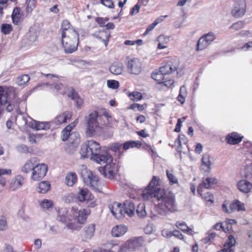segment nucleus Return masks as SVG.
Instances as JSON below:
<instances>
[{
    "instance_id": "nucleus-1",
    "label": "nucleus",
    "mask_w": 252,
    "mask_h": 252,
    "mask_svg": "<svg viewBox=\"0 0 252 252\" xmlns=\"http://www.w3.org/2000/svg\"><path fill=\"white\" fill-rule=\"evenodd\" d=\"M157 199L159 202L156 207V211L161 216H165L168 213H175L178 207L173 194L160 190L156 194Z\"/></svg>"
},
{
    "instance_id": "nucleus-2",
    "label": "nucleus",
    "mask_w": 252,
    "mask_h": 252,
    "mask_svg": "<svg viewBox=\"0 0 252 252\" xmlns=\"http://www.w3.org/2000/svg\"><path fill=\"white\" fill-rule=\"evenodd\" d=\"M101 116L98 115L97 111L91 112L85 117L87 127L86 133L88 136L93 137L97 134L101 130L99 120Z\"/></svg>"
},
{
    "instance_id": "nucleus-3",
    "label": "nucleus",
    "mask_w": 252,
    "mask_h": 252,
    "mask_svg": "<svg viewBox=\"0 0 252 252\" xmlns=\"http://www.w3.org/2000/svg\"><path fill=\"white\" fill-rule=\"evenodd\" d=\"M71 34L62 36V44L66 54H71L77 50L79 43V34L72 32Z\"/></svg>"
},
{
    "instance_id": "nucleus-4",
    "label": "nucleus",
    "mask_w": 252,
    "mask_h": 252,
    "mask_svg": "<svg viewBox=\"0 0 252 252\" xmlns=\"http://www.w3.org/2000/svg\"><path fill=\"white\" fill-rule=\"evenodd\" d=\"M100 150L99 144L92 140L87 141L81 146L80 153L83 158L90 157L92 159Z\"/></svg>"
},
{
    "instance_id": "nucleus-5",
    "label": "nucleus",
    "mask_w": 252,
    "mask_h": 252,
    "mask_svg": "<svg viewBox=\"0 0 252 252\" xmlns=\"http://www.w3.org/2000/svg\"><path fill=\"white\" fill-rule=\"evenodd\" d=\"M159 179L156 176H153L150 182L149 186L142 193V197L144 200H148L151 198H157L156 194L160 190H164L158 187Z\"/></svg>"
},
{
    "instance_id": "nucleus-6",
    "label": "nucleus",
    "mask_w": 252,
    "mask_h": 252,
    "mask_svg": "<svg viewBox=\"0 0 252 252\" xmlns=\"http://www.w3.org/2000/svg\"><path fill=\"white\" fill-rule=\"evenodd\" d=\"M143 243L142 237H137L130 239L127 241L123 245L121 246L118 252H126L127 251H133L138 250Z\"/></svg>"
},
{
    "instance_id": "nucleus-7",
    "label": "nucleus",
    "mask_w": 252,
    "mask_h": 252,
    "mask_svg": "<svg viewBox=\"0 0 252 252\" xmlns=\"http://www.w3.org/2000/svg\"><path fill=\"white\" fill-rule=\"evenodd\" d=\"M57 219L65 224L66 227L70 229L75 228V224L71 222L73 217L69 215L66 208L59 209L58 212Z\"/></svg>"
},
{
    "instance_id": "nucleus-8",
    "label": "nucleus",
    "mask_w": 252,
    "mask_h": 252,
    "mask_svg": "<svg viewBox=\"0 0 252 252\" xmlns=\"http://www.w3.org/2000/svg\"><path fill=\"white\" fill-rule=\"evenodd\" d=\"M81 176L85 184L93 188H96L98 184V178L86 168L82 169Z\"/></svg>"
},
{
    "instance_id": "nucleus-9",
    "label": "nucleus",
    "mask_w": 252,
    "mask_h": 252,
    "mask_svg": "<svg viewBox=\"0 0 252 252\" xmlns=\"http://www.w3.org/2000/svg\"><path fill=\"white\" fill-rule=\"evenodd\" d=\"M48 166L44 163H39L34 165L31 174V179L33 181H39L46 175Z\"/></svg>"
},
{
    "instance_id": "nucleus-10",
    "label": "nucleus",
    "mask_w": 252,
    "mask_h": 252,
    "mask_svg": "<svg viewBox=\"0 0 252 252\" xmlns=\"http://www.w3.org/2000/svg\"><path fill=\"white\" fill-rule=\"evenodd\" d=\"M98 170L105 177L111 179L117 173L118 166L115 163L111 161L110 163H106L103 167H99Z\"/></svg>"
},
{
    "instance_id": "nucleus-11",
    "label": "nucleus",
    "mask_w": 252,
    "mask_h": 252,
    "mask_svg": "<svg viewBox=\"0 0 252 252\" xmlns=\"http://www.w3.org/2000/svg\"><path fill=\"white\" fill-rule=\"evenodd\" d=\"M215 39V35L212 32H209L200 37L197 43L196 50H202L208 47Z\"/></svg>"
},
{
    "instance_id": "nucleus-12",
    "label": "nucleus",
    "mask_w": 252,
    "mask_h": 252,
    "mask_svg": "<svg viewBox=\"0 0 252 252\" xmlns=\"http://www.w3.org/2000/svg\"><path fill=\"white\" fill-rule=\"evenodd\" d=\"M92 159L99 164H106L112 161L113 158L106 151L101 150L96 155L93 157Z\"/></svg>"
},
{
    "instance_id": "nucleus-13",
    "label": "nucleus",
    "mask_w": 252,
    "mask_h": 252,
    "mask_svg": "<svg viewBox=\"0 0 252 252\" xmlns=\"http://www.w3.org/2000/svg\"><path fill=\"white\" fill-rule=\"evenodd\" d=\"M246 3L244 0L237 1L234 5V8L231 11V14L236 18L243 16L246 12Z\"/></svg>"
},
{
    "instance_id": "nucleus-14",
    "label": "nucleus",
    "mask_w": 252,
    "mask_h": 252,
    "mask_svg": "<svg viewBox=\"0 0 252 252\" xmlns=\"http://www.w3.org/2000/svg\"><path fill=\"white\" fill-rule=\"evenodd\" d=\"M127 66L128 71L131 74L137 75L141 71V63L137 59L129 60Z\"/></svg>"
},
{
    "instance_id": "nucleus-15",
    "label": "nucleus",
    "mask_w": 252,
    "mask_h": 252,
    "mask_svg": "<svg viewBox=\"0 0 252 252\" xmlns=\"http://www.w3.org/2000/svg\"><path fill=\"white\" fill-rule=\"evenodd\" d=\"M123 206L121 203L114 202L109 206L113 216L117 219H121L125 216Z\"/></svg>"
},
{
    "instance_id": "nucleus-16",
    "label": "nucleus",
    "mask_w": 252,
    "mask_h": 252,
    "mask_svg": "<svg viewBox=\"0 0 252 252\" xmlns=\"http://www.w3.org/2000/svg\"><path fill=\"white\" fill-rule=\"evenodd\" d=\"M218 183V180L214 177H207L203 178L202 182L199 185L197 188V192L200 195H202V187L205 188L209 189H210L213 185L217 184Z\"/></svg>"
},
{
    "instance_id": "nucleus-17",
    "label": "nucleus",
    "mask_w": 252,
    "mask_h": 252,
    "mask_svg": "<svg viewBox=\"0 0 252 252\" xmlns=\"http://www.w3.org/2000/svg\"><path fill=\"white\" fill-rule=\"evenodd\" d=\"M178 67V64L176 60H172L168 61L164 66L161 67L160 72L164 75L169 74L173 71H175Z\"/></svg>"
},
{
    "instance_id": "nucleus-18",
    "label": "nucleus",
    "mask_w": 252,
    "mask_h": 252,
    "mask_svg": "<svg viewBox=\"0 0 252 252\" xmlns=\"http://www.w3.org/2000/svg\"><path fill=\"white\" fill-rule=\"evenodd\" d=\"M27 124L29 127L35 129L36 130H47L50 129L51 127L49 122H37L33 120H31V121L28 122Z\"/></svg>"
},
{
    "instance_id": "nucleus-19",
    "label": "nucleus",
    "mask_w": 252,
    "mask_h": 252,
    "mask_svg": "<svg viewBox=\"0 0 252 252\" xmlns=\"http://www.w3.org/2000/svg\"><path fill=\"white\" fill-rule=\"evenodd\" d=\"M24 178L23 176L18 175L13 178L9 185V189L12 191H15L21 188L24 183Z\"/></svg>"
},
{
    "instance_id": "nucleus-20",
    "label": "nucleus",
    "mask_w": 252,
    "mask_h": 252,
    "mask_svg": "<svg viewBox=\"0 0 252 252\" xmlns=\"http://www.w3.org/2000/svg\"><path fill=\"white\" fill-rule=\"evenodd\" d=\"M201 170L205 174H209L210 173L211 167L210 157L208 154H204L201 159Z\"/></svg>"
},
{
    "instance_id": "nucleus-21",
    "label": "nucleus",
    "mask_w": 252,
    "mask_h": 252,
    "mask_svg": "<svg viewBox=\"0 0 252 252\" xmlns=\"http://www.w3.org/2000/svg\"><path fill=\"white\" fill-rule=\"evenodd\" d=\"M95 225L94 223L88 224L84 228L83 239L84 241H87L90 240L94 236L95 231Z\"/></svg>"
},
{
    "instance_id": "nucleus-22",
    "label": "nucleus",
    "mask_w": 252,
    "mask_h": 252,
    "mask_svg": "<svg viewBox=\"0 0 252 252\" xmlns=\"http://www.w3.org/2000/svg\"><path fill=\"white\" fill-rule=\"evenodd\" d=\"M78 200L83 202L85 200H92L94 196L87 189L80 188L77 194Z\"/></svg>"
},
{
    "instance_id": "nucleus-23",
    "label": "nucleus",
    "mask_w": 252,
    "mask_h": 252,
    "mask_svg": "<svg viewBox=\"0 0 252 252\" xmlns=\"http://www.w3.org/2000/svg\"><path fill=\"white\" fill-rule=\"evenodd\" d=\"M125 215L126 214L129 217H132L135 214V205L131 200H126L123 205Z\"/></svg>"
},
{
    "instance_id": "nucleus-24",
    "label": "nucleus",
    "mask_w": 252,
    "mask_h": 252,
    "mask_svg": "<svg viewBox=\"0 0 252 252\" xmlns=\"http://www.w3.org/2000/svg\"><path fill=\"white\" fill-rule=\"evenodd\" d=\"M237 188L244 193H248L252 189V184L246 180L239 181L237 183Z\"/></svg>"
},
{
    "instance_id": "nucleus-25",
    "label": "nucleus",
    "mask_w": 252,
    "mask_h": 252,
    "mask_svg": "<svg viewBox=\"0 0 252 252\" xmlns=\"http://www.w3.org/2000/svg\"><path fill=\"white\" fill-rule=\"evenodd\" d=\"M62 36L71 34L72 32L77 33V32L71 27L69 22L67 20H63L62 24Z\"/></svg>"
},
{
    "instance_id": "nucleus-26",
    "label": "nucleus",
    "mask_w": 252,
    "mask_h": 252,
    "mask_svg": "<svg viewBox=\"0 0 252 252\" xmlns=\"http://www.w3.org/2000/svg\"><path fill=\"white\" fill-rule=\"evenodd\" d=\"M127 229V227L124 225H118L112 229L111 233L113 236L118 237L124 235Z\"/></svg>"
},
{
    "instance_id": "nucleus-27",
    "label": "nucleus",
    "mask_w": 252,
    "mask_h": 252,
    "mask_svg": "<svg viewBox=\"0 0 252 252\" xmlns=\"http://www.w3.org/2000/svg\"><path fill=\"white\" fill-rule=\"evenodd\" d=\"M77 122H73L67 126H66L62 131V139L63 141L67 140L69 136H72V133L70 134L71 130L76 126Z\"/></svg>"
},
{
    "instance_id": "nucleus-28",
    "label": "nucleus",
    "mask_w": 252,
    "mask_h": 252,
    "mask_svg": "<svg viewBox=\"0 0 252 252\" xmlns=\"http://www.w3.org/2000/svg\"><path fill=\"white\" fill-rule=\"evenodd\" d=\"M94 35L96 38L101 40L104 42L105 46H107L110 36L109 32L106 31H99L98 32H95Z\"/></svg>"
},
{
    "instance_id": "nucleus-29",
    "label": "nucleus",
    "mask_w": 252,
    "mask_h": 252,
    "mask_svg": "<svg viewBox=\"0 0 252 252\" xmlns=\"http://www.w3.org/2000/svg\"><path fill=\"white\" fill-rule=\"evenodd\" d=\"M109 70L111 73L114 75H120L124 71V66L121 63H114L110 65Z\"/></svg>"
},
{
    "instance_id": "nucleus-30",
    "label": "nucleus",
    "mask_w": 252,
    "mask_h": 252,
    "mask_svg": "<svg viewBox=\"0 0 252 252\" xmlns=\"http://www.w3.org/2000/svg\"><path fill=\"white\" fill-rule=\"evenodd\" d=\"M71 114L69 112H65L58 116L55 119V123L56 125H60L62 123H65L67 120L70 119Z\"/></svg>"
},
{
    "instance_id": "nucleus-31",
    "label": "nucleus",
    "mask_w": 252,
    "mask_h": 252,
    "mask_svg": "<svg viewBox=\"0 0 252 252\" xmlns=\"http://www.w3.org/2000/svg\"><path fill=\"white\" fill-rule=\"evenodd\" d=\"M50 88L54 92L60 94H64L66 91V87L61 83H56L50 85Z\"/></svg>"
},
{
    "instance_id": "nucleus-32",
    "label": "nucleus",
    "mask_w": 252,
    "mask_h": 252,
    "mask_svg": "<svg viewBox=\"0 0 252 252\" xmlns=\"http://www.w3.org/2000/svg\"><path fill=\"white\" fill-rule=\"evenodd\" d=\"M227 142L229 144L235 145L242 140V137L236 132L228 134L226 138Z\"/></svg>"
},
{
    "instance_id": "nucleus-33",
    "label": "nucleus",
    "mask_w": 252,
    "mask_h": 252,
    "mask_svg": "<svg viewBox=\"0 0 252 252\" xmlns=\"http://www.w3.org/2000/svg\"><path fill=\"white\" fill-rule=\"evenodd\" d=\"M90 214V211L86 209H81L78 212L77 220L78 222L80 224L84 223L87 220L88 216Z\"/></svg>"
},
{
    "instance_id": "nucleus-34",
    "label": "nucleus",
    "mask_w": 252,
    "mask_h": 252,
    "mask_svg": "<svg viewBox=\"0 0 252 252\" xmlns=\"http://www.w3.org/2000/svg\"><path fill=\"white\" fill-rule=\"evenodd\" d=\"M51 188V184L48 181H42L39 183L36 190L40 193H45Z\"/></svg>"
},
{
    "instance_id": "nucleus-35",
    "label": "nucleus",
    "mask_w": 252,
    "mask_h": 252,
    "mask_svg": "<svg viewBox=\"0 0 252 252\" xmlns=\"http://www.w3.org/2000/svg\"><path fill=\"white\" fill-rule=\"evenodd\" d=\"M12 174V170L10 169L0 168V185L5 187L6 184V180L5 178L2 177L4 175L10 176Z\"/></svg>"
},
{
    "instance_id": "nucleus-36",
    "label": "nucleus",
    "mask_w": 252,
    "mask_h": 252,
    "mask_svg": "<svg viewBox=\"0 0 252 252\" xmlns=\"http://www.w3.org/2000/svg\"><path fill=\"white\" fill-rule=\"evenodd\" d=\"M34 164L32 159L28 160L21 168V172L24 174H28L31 171L32 172Z\"/></svg>"
},
{
    "instance_id": "nucleus-37",
    "label": "nucleus",
    "mask_w": 252,
    "mask_h": 252,
    "mask_svg": "<svg viewBox=\"0 0 252 252\" xmlns=\"http://www.w3.org/2000/svg\"><path fill=\"white\" fill-rule=\"evenodd\" d=\"M176 226L181 230L184 232H186L190 235H193V230L189 227L187 224L184 222H177L176 224Z\"/></svg>"
},
{
    "instance_id": "nucleus-38",
    "label": "nucleus",
    "mask_w": 252,
    "mask_h": 252,
    "mask_svg": "<svg viewBox=\"0 0 252 252\" xmlns=\"http://www.w3.org/2000/svg\"><path fill=\"white\" fill-rule=\"evenodd\" d=\"M77 181V176L74 173H69L65 177V182L67 186H72Z\"/></svg>"
},
{
    "instance_id": "nucleus-39",
    "label": "nucleus",
    "mask_w": 252,
    "mask_h": 252,
    "mask_svg": "<svg viewBox=\"0 0 252 252\" xmlns=\"http://www.w3.org/2000/svg\"><path fill=\"white\" fill-rule=\"evenodd\" d=\"M30 79V77L29 75L23 74L17 78L16 83L19 86H24L27 85Z\"/></svg>"
},
{
    "instance_id": "nucleus-40",
    "label": "nucleus",
    "mask_w": 252,
    "mask_h": 252,
    "mask_svg": "<svg viewBox=\"0 0 252 252\" xmlns=\"http://www.w3.org/2000/svg\"><path fill=\"white\" fill-rule=\"evenodd\" d=\"M229 208L232 212L235 211H243L245 210L244 204L238 200H236L230 204Z\"/></svg>"
},
{
    "instance_id": "nucleus-41",
    "label": "nucleus",
    "mask_w": 252,
    "mask_h": 252,
    "mask_svg": "<svg viewBox=\"0 0 252 252\" xmlns=\"http://www.w3.org/2000/svg\"><path fill=\"white\" fill-rule=\"evenodd\" d=\"M12 19L13 23L17 24L21 20V14L19 8H15L12 14Z\"/></svg>"
},
{
    "instance_id": "nucleus-42",
    "label": "nucleus",
    "mask_w": 252,
    "mask_h": 252,
    "mask_svg": "<svg viewBox=\"0 0 252 252\" xmlns=\"http://www.w3.org/2000/svg\"><path fill=\"white\" fill-rule=\"evenodd\" d=\"M136 213L138 216L143 218L147 216V212L145 210V205L144 203H140L137 207Z\"/></svg>"
},
{
    "instance_id": "nucleus-43",
    "label": "nucleus",
    "mask_w": 252,
    "mask_h": 252,
    "mask_svg": "<svg viewBox=\"0 0 252 252\" xmlns=\"http://www.w3.org/2000/svg\"><path fill=\"white\" fill-rule=\"evenodd\" d=\"M142 143L139 141H129L125 142L124 144L123 147L125 150H127L129 148H133L135 147H140Z\"/></svg>"
},
{
    "instance_id": "nucleus-44",
    "label": "nucleus",
    "mask_w": 252,
    "mask_h": 252,
    "mask_svg": "<svg viewBox=\"0 0 252 252\" xmlns=\"http://www.w3.org/2000/svg\"><path fill=\"white\" fill-rule=\"evenodd\" d=\"M68 96L74 100L77 107H80L83 104V100L78 96L76 93L73 92L70 95H68Z\"/></svg>"
},
{
    "instance_id": "nucleus-45",
    "label": "nucleus",
    "mask_w": 252,
    "mask_h": 252,
    "mask_svg": "<svg viewBox=\"0 0 252 252\" xmlns=\"http://www.w3.org/2000/svg\"><path fill=\"white\" fill-rule=\"evenodd\" d=\"M187 95V90L186 88L184 86L181 87L180 89L179 94L178 96V100L181 104H183L185 102V97Z\"/></svg>"
},
{
    "instance_id": "nucleus-46",
    "label": "nucleus",
    "mask_w": 252,
    "mask_h": 252,
    "mask_svg": "<svg viewBox=\"0 0 252 252\" xmlns=\"http://www.w3.org/2000/svg\"><path fill=\"white\" fill-rule=\"evenodd\" d=\"M165 75L160 72V69L158 72L153 73L152 74V77L155 80H157L159 83H162L165 79Z\"/></svg>"
},
{
    "instance_id": "nucleus-47",
    "label": "nucleus",
    "mask_w": 252,
    "mask_h": 252,
    "mask_svg": "<svg viewBox=\"0 0 252 252\" xmlns=\"http://www.w3.org/2000/svg\"><path fill=\"white\" fill-rule=\"evenodd\" d=\"M40 205L43 209H49L53 207L54 202L51 200L45 199L40 202Z\"/></svg>"
},
{
    "instance_id": "nucleus-48",
    "label": "nucleus",
    "mask_w": 252,
    "mask_h": 252,
    "mask_svg": "<svg viewBox=\"0 0 252 252\" xmlns=\"http://www.w3.org/2000/svg\"><path fill=\"white\" fill-rule=\"evenodd\" d=\"M26 3L27 4L26 10L28 13H31L35 7L36 1V0H27Z\"/></svg>"
},
{
    "instance_id": "nucleus-49",
    "label": "nucleus",
    "mask_w": 252,
    "mask_h": 252,
    "mask_svg": "<svg viewBox=\"0 0 252 252\" xmlns=\"http://www.w3.org/2000/svg\"><path fill=\"white\" fill-rule=\"evenodd\" d=\"M244 174L246 178H252V163L247 165L244 169Z\"/></svg>"
},
{
    "instance_id": "nucleus-50",
    "label": "nucleus",
    "mask_w": 252,
    "mask_h": 252,
    "mask_svg": "<svg viewBox=\"0 0 252 252\" xmlns=\"http://www.w3.org/2000/svg\"><path fill=\"white\" fill-rule=\"evenodd\" d=\"M3 88L0 86V105H5L7 103V96L3 94Z\"/></svg>"
},
{
    "instance_id": "nucleus-51",
    "label": "nucleus",
    "mask_w": 252,
    "mask_h": 252,
    "mask_svg": "<svg viewBox=\"0 0 252 252\" xmlns=\"http://www.w3.org/2000/svg\"><path fill=\"white\" fill-rule=\"evenodd\" d=\"M107 85L109 88L116 89L119 87V83L116 80H109L107 81Z\"/></svg>"
},
{
    "instance_id": "nucleus-52",
    "label": "nucleus",
    "mask_w": 252,
    "mask_h": 252,
    "mask_svg": "<svg viewBox=\"0 0 252 252\" xmlns=\"http://www.w3.org/2000/svg\"><path fill=\"white\" fill-rule=\"evenodd\" d=\"M12 26L10 24H3L1 25V32L5 34H9L12 31Z\"/></svg>"
},
{
    "instance_id": "nucleus-53",
    "label": "nucleus",
    "mask_w": 252,
    "mask_h": 252,
    "mask_svg": "<svg viewBox=\"0 0 252 252\" xmlns=\"http://www.w3.org/2000/svg\"><path fill=\"white\" fill-rule=\"evenodd\" d=\"M235 243L236 241L234 237L232 235H230L229 236L228 238L226 241L224 246H227L228 247L227 248L232 249V247L233 246H234Z\"/></svg>"
},
{
    "instance_id": "nucleus-54",
    "label": "nucleus",
    "mask_w": 252,
    "mask_h": 252,
    "mask_svg": "<svg viewBox=\"0 0 252 252\" xmlns=\"http://www.w3.org/2000/svg\"><path fill=\"white\" fill-rule=\"evenodd\" d=\"M166 174L170 183L174 184L178 183L177 178L172 173H170L168 170H166Z\"/></svg>"
},
{
    "instance_id": "nucleus-55",
    "label": "nucleus",
    "mask_w": 252,
    "mask_h": 252,
    "mask_svg": "<svg viewBox=\"0 0 252 252\" xmlns=\"http://www.w3.org/2000/svg\"><path fill=\"white\" fill-rule=\"evenodd\" d=\"M245 23L244 21H238L233 24L230 27V29H234L236 31L239 30L244 27Z\"/></svg>"
},
{
    "instance_id": "nucleus-56",
    "label": "nucleus",
    "mask_w": 252,
    "mask_h": 252,
    "mask_svg": "<svg viewBox=\"0 0 252 252\" xmlns=\"http://www.w3.org/2000/svg\"><path fill=\"white\" fill-rule=\"evenodd\" d=\"M129 96L131 97V99L133 101H138L140 100L142 95L140 93L135 92L129 94Z\"/></svg>"
},
{
    "instance_id": "nucleus-57",
    "label": "nucleus",
    "mask_w": 252,
    "mask_h": 252,
    "mask_svg": "<svg viewBox=\"0 0 252 252\" xmlns=\"http://www.w3.org/2000/svg\"><path fill=\"white\" fill-rule=\"evenodd\" d=\"M216 235V234L215 232H211L208 234V236H206L204 239H203V242L204 244H207L211 242L212 240L214 239Z\"/></svg>"
},
{
    "instance_id": "nucleus-58",
    "label": "nucleus",
    "mask_w": 252,
    "mask_h": 252,
    "mask_svg": "<svg viewBox=\"0 0 252 252\" xmlns=\"http://www.w3.org/2000/svg\"><path fill=\"white\" fill-rule=\"evenodd\" d=\"M203 198L205 199L207 201H210L212 203L214 202V197L212 194L210 192H207L205 193L203 195H201Z\"/></svg>"
},
{
    "instance_id": "nucleus-59",
    "label": "nucleus",
    "mask_w": 252,
    "mask_h": 252,
    "mask_svg": "<svg viewBox=\"0 0 252 252\" xmlns=\"http://www.w3.org/2000/svg\"><path fill=\"white\" fill-rule=\"evenodd\" d=\"M185 120V117H183L182 118H180V119H178L177 124L176 125V127L174 129L175 131H176L177 132H179L180 131L182 124L184 121Z\"/></svg>"
},
{
    "instance_id": "nucleus-60",
    "label": "nucleus",
    "mask_w": 252,
    "mask_h": 252,
    "mask_svg": "<svg viewBox=\"0 0 252 252\" xmlns=\"http://www.w3.org/2000/svg\"><path fill=\"white\" fill-rule=\"evenodd\" d=\"M101 2L102 4L109 8L113 7V2L112 0H101Z\"/></svg>"
},
{
    "instance_id": "nucleus-61",
    "label": "nucleus",
    "mask_w": 252,
    "mask_h": 252,
    "mask_svg": "<svg viewBox=\"0 0 252 252\" xmlns=\"http://www.w3.org/2000/svg\"><path fill=\"white\" fill-rule=\"evenodd\" d=\"M156 26V24L154 23V22L152 24L149 25L147 27L145 32L143 33V35L146 36V35H147L148 33L152 31Z\"/></svg>"
},
{
    "instance_id": "nucleus-62",
    "label": "nucleus",
    "mask_w": 252,
    "mask_h": 252,
    "mask_svg": "<svg viewBox=\"0 0 252 252\" xmlns=\"http://www.w3.org/2000/svg\"><path fill=\"white\" fill-rule=\"evenodd\" d=\"M129 108L131 109H135L137 108L139 110H143L144 109V107L143 105H140L137 103H133L130 106Z\"/></svg>"
},
{
    "instance_id": "nucleus-63",
    "label": "nucleus",
    "mask_w": 252,
    "mask_h": 252,
    "mask_svg": "<svg viewBox=\"0 0 252 252\" xmlns=\"http://www.w3.org/2000/svg\"><path fill=\"white\" fill-rule=\"evenodd\" d=\"M140 6L137 3L134 7H133L130 12V15H133L134 14L138 13L139 11Z\"/></svg>"
},
{
    "instance_id": "nucleus-64",
    "label": "nucleus",
    "mask_w": 252,
    "mask_h": 252,
    "mask_svg": "<svg viewBox=\"0 0 252 252\" xmlns=\"http://www.w3.org/2000/svg\"><path fill=\"white\" fill-rule=\"evenodd\" d=\"M122 144L119 143H115L111 145V149L114 151H119L122 147Z\"/></svg>"
}]
</instances>
